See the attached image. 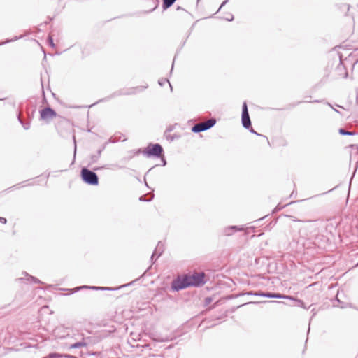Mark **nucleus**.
<instances>
[{
    "label": "nucleus",
    "instance_id": "nucleus-37",
    "mask_svg": "<svg viewBox=\"0 0 358 358\" xmlns=\"http://www.w3.org/2000/svg\"><path fill=\"white\" fill-rule=\"evenodd\" d=\"M122 288V286L118 287V288H116L117 289Z\"/></svg>",
    "mask_w": 358,
    "mask_h": 358
},
{
    "label": "nucleus",
    "instance_id": "nucleus-26",
    "mask_svg": "<svg viewBox=\"0 0 358 358\" xmlns=\"http://www.w3.org/2000/svg\"><path fill=\"white\" fill-rule=\"evenodd\" d=\"M342 9L343 10H345L348 12L349 10V9H350V6L348 5V4H344L342 6Z\"/></svg>",
    "mask_w": 358,
    "mask_h": 358
},
{
    "label": "nucleus",
    "instance_id": "nucleus-33",
    "mask_svg": "<svg viewBox=\"0 0 358 358\" xmlns=\"http://www.w3.org/2000/svg\"><path fill=\"white\" fill-rule=\"evenodd\" d=\"M176 10H184V8H182V7H180V6H178V7L176 8Z\"/></svg>",
    "mask_w": 358,
    "mask_h": 358
},
{
    "label": "nucleus",
    "instance_id": "nucleus-35",
    "mask_svg": "<svg viewBox=\"0 0 358 358\" xmlns=\"http://www.w3.org/2000/svg\"><path fill=\"white\" fill-rule=\"evenodd\" d=\"M277 208H278V209H281V208H282V207H280L279 205L277 206Z\"/></svg>",
    "mask_w": 358,
    "mask_h": 358
},
{
    "label": "nucleus",
    "instance_id": "nucleus-25",
    "mask_svg": "<svg viewBox=\"0 0 358 358\" xmlns=\"http://www.w3.org/2000/svg\"><path fill=\"white\" fill-rule=\"evenodd\" d=\"M224 19L227 21H232L234 19V16L231 14H229L227 17H224Z\"/></svg>",
    "mask_w": 358,
    "mask_h": 358
},
{
    "label": "nucleus",
    "instance_id": "nucleus-4",
    "mask_svg": "<svg viewBox=\"0 0 358 358\" xmlns=\"http://www.w3.org/2000/svg\"><path fill=\"white\" fill-rule=\"evenodd\" d=\"M144 155L147 157H160L163 153V148L161 145L158 143H150L148 147L143 151Z\"/></svg>",
    "mask_w": 358,
    "mask_h": 358
},
{
    "label": "nucleus",
    "instance_id": "nucleus-3",
    "mask_svg": "<svg viewBox=\"0 0 358 358\" xmlns=\"http://www.w3.org/2000/svg\"><path fill=\"white\" fill-rule=\"evenodd\" d=\"M189 287H199L205 283L203 273H194L192 275H185Z\"/></svg>",
    "mask_w": 358,
    "mask_h": 358
},
{
    "label": "nucleus",
    "instance_id": "nucleus-12",
    "mask_svg": "<svg viewBox=\"0 0 358 358\" xmlns=\"http://www.w3.org/2000/svg\"><path fill=\"white\" fill-rule=\"evenodd\" d=\"M101 289V290H116L117 289H113L111 287H88V286H82L76 288V291L81 289Z\"/></svg>",
    "mask_w": 358,
    "mask_h": 358
},
{
    "label": "nucleus",
    "instance_id": "nucleus-27",
    "mask_svg": "<svg viewBox=\"0 0 358 358\" xmlns=\"http://www.w3.org/2000/svg\"><path fill=\"white\" fill-rule=\"evenodd\" d=\"M0 222L2 224H6L7 222V220L5 217H0Z\"/></svg>",
    "mask_w": 358,
    "mask_h": 358
},
{
    "label": "nucleus",
    "instance_id": "nucleus-10",
    "mask_svg": "<svg viewBox=\"0 0 358 358\" xmlns=\"http://www.w3.org/2000/svg\"><path fill=\"white\" fill-rule=\"evenodd\" d=\"M243 229V228L238 227L237 226H229V227H225L223 229V234L225 236H231L234 233H235L236 231H242Z\"/></svg>",
    "mask_w": 358,
    "mask_h": 358
},
{
    "label": "nucleus",
    "instance_id": "nucleus-1",
    "mask_svg": "<svg viewBox=\"0 0 358 358\" xmlns=\"http://www.w3.org/2000/svg\"><path fill=\"white\" fill-rule=\"evenodd\" d=\"M75 339L76 341L70 345V349L80 348L82 347H87L89 345L94 343V338L92 336H84L83 334L78 333L76 335Z\"/></svg>",
    "mask_w": 358,
    "mask_h": 358
},
{
    "label": "nucleus",
    "instance_id": "nucleus-7",
    "mask_svg": "<svg viewBox=\"0 0 358 358\" xmlns=\"http://www.w3.org/2000/svg\"><path fill=\"white\" fill-rule=\"evenodd\" d=\"M241 121L244 128L249 129L251 127V121L248 113V106L245 102L243 103L242 106Z\"/></svg>",
    "mask_w": 358,
    "mask_h": 358
},
{
    "label": "nucleus",
    "instance_id": "nucleus-34",
    "mask_svg": "<svg viewBox=\"0 0 358 358\" xmlns=\"http://www.w3.org/2000/svg\"><path fill=\"white\" fill-rule=\"evenodd\" d=\"M140 152H141V150H138L136 153V154H138V153H140Z\"/></svg>",
    "mask_w": 358,
    "mask_h": 358
},
{
    "label": "nucleus",
    "instance_id": "nucleus-31",
    "mask_svg": "<svg viewBox=\"0 0 358 358\" xmlns=\"http://www.w3.org/2000/svg\"><path fill=\"white\" fill-rule=\"evenodd\" d=\"M73 141H74V143H75V148H74V157H75L76 156V145L75 137H73Z\"/></svg>",
    "mask_w": 358,
    "mask_h": 358
},
{
    "label": "nucleus",
    "instance_id": "nucleus-15",
    "mask_svg": "<svg viewBox=\"0 0 358 358\" xmlns=\"http://www.w3.org/2000/svg\"><path fill=\"white\" fill-rule=\"evenodd\" d=\"M139 87H136L135 89H129V90H127V91L125 92H115L113 96H119V95H128V94H134L136 92V91L137 90H138Z\"/></svg>",
    "mask_w": 358,
    "mask_h": 358
},
{
    "label": "nucleus",
    "instance_id": "nucleus-40",
    "mask_svg": "<svg viewBox=\"0 0 358 358\" xmlns=\"http://www.w3.org/2000/svg\"><path fill=\"white\" fill-rule=\"evenodd\" d=\"M43 358H48V357H43Z\"/></svg>",
    "mask_w": 358,
    "mask_h": 358
},
{
    "label": "nucleus",
    "instance_id": "nucleus-2",
    "mask_svg": "<svg viewBox=\"0 0 358 358\" xmlns=\"http://www.w3.org/2000/svg\"><path fill=\"white\" fill-rule=\"evenodd\" d=\"M82 180L90 185H96L99 183V178L94 171L84 167L80 172Z\"/></svg>",
    "mask_w": 358,
    "mask_h": 358
},
{
    "label": "nucleus",
    "instance_id": "nucleus-23",
    "mask_svg": "<svg viewBox=\"0 0 358 358\" xmlns=\"http://www.w3.org/2000/svg\"><path fill=\"white\" fill-rule=\"evenodd\" d=\"M22 38V36H15L14 38L13 39H10V40H7L6 42L4 43H2L1 44H4V43H9V42H12V41H15L19 38Z\"/></svg>",
    "mask_w": 358,
    "mask_h": 358
},
{
    "label": "nucleus",
    "instance_id": "nucleus-9",
    "mask_svg": "<svg viewBox=\"0 0 358 358\" xmlns=\"http://www.w3.org/2000/svg\"><path fill=\"white\" fill-rule=\"evenodd\" d=\"M264 297L272 299H288L290 300L296 301L298 303V305L300 306H303V302L301 300L296 299L292 296L282 295L279 293L265 292Z\"/></svg>",
    "mask_w": 358,
    "mask_h": 358
},
{
    "label": "nucleus",
    "instance_id": "nucleus-14",
    "mask_svg": "<svg viewBox=\"0 0 358 358\" xmlns=\"http://www.w3.org/2000/svg\"><path fill=\"white\" fill-rule=\"evenodd\" d=\"M48 358H76V357L70 355H61L58 353H50L48 355Z\"/></svg>",
    "mask_w": 358,
    "mask_h": 358
},
{
    "label": "nucleus",
    "instance_id": "nucleus-11",
    "mask_svg": "<svg viewBox=\"0 0 358 358\" xmlns=\"http://www.w3.org/2000/svg\"><path fill=\"white\" fill-rule=\"evenodd\" d=\"M164 250V245L163 243H162L161 241H159L151 256V260L153 261V259L155 256H157L156 259H157L162 254Z\"/></svg>",
    "mask_w": 358,
    "mask_h": 358
},
{
    "label": "nucleus",
    "instance_id": "nucleus-17",
    "mask_svg": "<svg viewBox=\"0 0 358 358\" xmlns=\"http://www.w3.org/2000/svg\"><path fill=\"white\" fill-rule=\"evenodd\" d=\"M17 119L24 129L27 130L30 128V122H24L20 116V114H18Z\"/></svg>",
    "mask_w": 358,
    "mask_h": 358
},
{
    "label": "nucleus",
    "instance_id": "nucleus-28",
    "mask_svg": "<svg viewBox=\"0 0 358 358\" xmlns=\"http://www.w3.org/2000/svg\"><path fill=\"white\" fill-rule=\"evenodd\" d=\"M227 2H228V0H225V1H224L222 2V3L221 4V6H220V8H219V10H220L222 6H224V5H226Z\"/></svg>",
    "mask_w": 358,
    "mask_h": 358
},
{
    "label": "nucleus",
    "instance_id": "nucleus-38",
    "mask_svg": "<svg viewBox=\"0 0 358 358\" xmlns=\"http://www.w3.org/2000/svg\"><path fill=\"white\" fill-rule=\"evenodd\" d=\"M18 280H23V278H19Z\"/></svg>",
    "mask_w": 358,
    "mask_h": 358
},
{
    "label": "nucleus",
    "instance_id": "nucleus-32",
    "mask_svg": "<svg viewBox=\"0 0 358 358\" xmlns=\"http://www.w3.org/2000/svg\"><path fill=\"white\" fill-rule=\"evenodd\" d=\"M162 163H163V166H165L166 164V161L164 158H162Z\"/></svg>",
    "mask_w": 358,
    "mask_h": 358
},
{
    "label": "nucleus",
    "instance_id": "nucleus-8",
    "mask_svg": "<svg viewBox=\"0 0 358 358\" xmlns=\"http://www.w3.org/2000/svg\"><path fill=\"white\" fill-rule=\"evenodd\" d=\"M57 117V113L50 107H46L40 111L41 119L48 121Z\"/></svg>",
    "mask_w": 358,
    "mask_h": 358
},
{
    "label": "nucleus",
    "instance_id": "nucleus-29",
    "mask_svg": "<svg viewBox=\"0 0 358 358\" xmlns=\"http://www.w3.org/2000/svg\"><path fill=\"white\" fill-rule=\"evenodd\" d=\"M227 2H228V0H225V1H224L222 2V3L221 4V6H220V8H219V10H220L222 6H224V5H226Z\"/></svg>",
    "mask_w": 358,
    "mask_h": 358
},
{
    "label": "nucleus",
    "instance_id": "nucleus-21",
    "mask_svg": "<svg viewBox=\"0 0 358 358\" xmlns=\"http://www.w3.org/2000/svg\"><path fill=\"white\" fill-rule=\"evenodd\" d=\"M248 294H252V295H255V296H259L264 297L265 292H255V293L250 292Z\"/></svg>",
    "mask_w": 358,
    "mask_h": 358
},
{
    "label": "nucleus",
    "instance_id": "nucleus-22",
    "mask_svg": "<svg viewBox=\"0 0 358 358\" xmlns=\"http://www.w3.org/2000/svg\"><path fill=\"white\" fill-rule=\"evenodd\" d=\"M152 198H153V195H152L150 199H145V196H141L139 198V200H140L141 201H151V200L152 199Z\"/></svg>",
    "mask_w": 358,
    "mask_h": 358
},
{
    "label": "nucleus",
    "instance_id": "nucleus-5",
    "mask_svg": "<svg viewBox=\"0 0 358 358\" xmlns=\"http://www.w3.org/2000/svg\"><path fill=\"white\" fill-rule=\"evenodd\" d=\"M187 279L185 275L182 276H178L171 282V289L172 291L178 292L187 287H189Z\"/></svg>",
    "mask_w": 358,
    "mask_h": 358
},
{
    "label": "nucleus",
    "instance_id": "nucleus-20",
    "mask_svg": "<svg viewBox=\"0 0 358 358\" xmlns=\"http://www.w3.org/2000/svg\"><path fill=\"white\" fill-rule=\"evenodd\" d=\"M166 83H169L170 87H171V90H172V86L170 84L169 81L168 79L166 78H161L158 80V83L160 86H164Z\"/></svg>",
    "mask_w": 358,
    "mask_h": 358
},
{
    "label": "nucleus",
    "instance_id": "nucleus-18",
    "mask_svg": "<svg viewBox=\"0 0 358 358\" xmlns=\"http://www.w3.org/2000/svg\"><path fill=\"white\" fill-rule=\"evenodd\" d=\"M338 132L341 135H349V136H353L355 134V132L354 131H348L345 130V129L341 128L338 130Z\"/></svg>",
    "mask_w": 358,
    "mask_h": 358
},
{
    "label": "nucleus",
    "instance_id": "nucleus-6",
    "mask_svg": "<svg viewBox=\"0 0 358 358\" xmlns=\"http://www.w3.org/2000/svg\"><path fill=\"white\" fill-rule=\"evenodd\" d=\"M216 123V120L214 118H210L207 121L200 122L194 124L192 127V131L194 133H199L201 131H206L212 128Z\"/></svg>",
    "mask_w": 358,
    "mask_h": 358
},
{
    "label": "nucleus",
    "instance_id": "nucleus-16",
    "mask_svg": "<svg viewBox=\"0 0 358 358\" xmlns=\"http://www.w3.org/2000/svg\"><path fill=\"white\" fill-rule=\"evenodd\" d=\"M176 0H162V8L164 10L169 8Z\"/></svg>",
    "mask_w": 358,
    "mask_h": 358
},
{
    "label": "nucleus",
    "instance_id": "nucleus-36",
    "mask_svg": "<svg viewBox=\"0 0 358 358\" xmlns=\"http://www.w3.org/2000/svg\"><path fill=\"white\" fill-rule=\"evenodd\" d=\"M122 288V286L118 287V288H116L117 289Z\"/></svg>",
    "mask_w": 358,
    "mask_h": 358
},
{
    "label": "nucleus",
    "instance_id": "nucleus-30",
    "mask_svg": "<svg viewBox=\"0 0 358 358\" xmlns=\"http://www.w3.org/2000/svg\"><path fill=\"white\" fill-rule=\"evenodd\" d=\"M250 131L251 133L255 134H256V135H257V136H260L258 133H257L256 131H254V129H253L252 127H250Z\"/></svg>",
    "mask_w": 358,
    "mask_h": 358
},
{
    "label": "nucleus",
    "instance_id": "nucleus-13",
    "mask_svg": "<svg viewBox=\"0 0 358 358\" xmlns=\"http://www.w3.org/2000/svg\"><path fill=\"white\" fill-rule=\"evenodd\" d=\"M101 152H102V150L99 149L97 151L96 154L91 155L90 161L89 162V165H91L92 164H94V163L97 162V161L99 160V157H101Z\"/></svg>",
    "mask_w": 358,
    "mask_h": 358
},
{
    "label": "nucleus",
    "instance_id": "nucleus-19",
    "mask_svg": "<svg viewBox=\"0 0 358 358\" xmlns=\"http://www.w3.org/2000/svg\"><path fill=\"white\" fill-rule=\"evenodd\" d=\"M25 275L28 277L27 280L34 282V283H41V282L36 278L29 275L28 273H25Z\"/></svg>",
    "mask_w": 358,
    "mask_h": 358
},
{
    "label": "nucleus",
    "instance_id": "nucleus-39",
    "mask_svg": "<svg viewBox=\"0 0 358 358\" xmlns=\"http://www.w3.org/2000/svg\"><path fill=\"white\" fill-rule=\"evenodd\" d=\"M356 266H358V263L357 264V265H356Z\"/></svg>",
    "mask_w": 358,
    "mask_h": 358
},
{
    "label": "nucleus",
    "instance_id": "nucleus-24",
    "mask_svg": "<svg viewBox=\"0 0 358 358\" xmlns=\"http://www.w3.org/2000/svg\"><path fill=\"white\" fill-rule=\"evenodd\" d=\"M48 41L49 43V45L52 47H54L55 46V44L53 43V39L52 38V36H49L48 38Z\"/></svg>",
    "mask_w": 358,
    "mask_h": 358
}]
</instances>
